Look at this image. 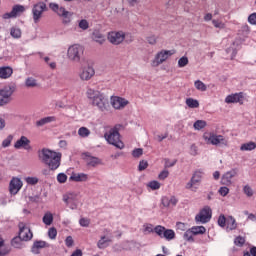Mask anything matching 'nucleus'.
I'll return each mask as SVG.
<instances>
[{"label":"nucleus","instance_id":"f257e3e1","mask_svg":"<svg viewBox=\"0 0 256 256\" xmlns=\"http://www.w3.org/2000/svg\"><path fill=\"white\" fill-rule=\"evenodd\" d=\"M61 157L62 154L60 152H55L47 148H43L39 152V159L44 165H47L51 171H56V169L61 167Z\"/></svg>","mask_w":256,"mask_h":256},{"label":"nucleus","instance_id":"f03ea898","mask_svg":"<svg viewBox=\"0 0 256 256\" xmlns=\"http://www.w3.org/2000/svg\"><path fill=\"white\" fill-rule=\"evenodd\" d=\"M86 96L92 107H96L98 111H107V98L105 97V94L101 93V91L88 88Z\"/></svg>","mask_w":256,"mask_h":256},{"label":"nucleus","instance_id":"7ed1b4c3","mask_svg":"<svg viewBox=\"0 0 256 256\" xmlns=\"http://www.w3.org/2000/svg\"><path fill=\"white\" fill-rule=\"evenodd\" d=\"M49 8L51 11H53V13H56L60 19H62L63 25H69V23H71L73 20V12L65 9V7L60 6L55 2H51L49 4Z\"/></svg>","mask_w":256,"mask_h":256},{"label":"nucleus","instance_id":"20e7f679","mask_svg":"<svg viewBox=\"0 0 256 256\" xmlns=\"http://www.w3.org/2000/svg\"><path fill=\"white\" fill-rule=\"evenodd\" d=\"M104 137L109 145H113L117 149H125V144L121 141V135L117 127L110 129L108 133L104 134Z\"/></svg>","mask_w":256,"mask_h":256},{"label":"nucleus","instance_id":"39448f33","mask_svg":"<svg viewBox=\"0 0 256 256\" xmlns=\"http://www.w3.org/2000/svg\"><path fill=\"white\" fill-rule=\"evenodd\" d=\"M15 91H17V85L15 83L8 84L0 89V107H5V105L11 103V97Z\"/></svg>","mask_w":256,"mask_h":256},{"label":"nucleus","instance_id":"423d86ee","mask_svg":"<svg viewBox=\"0 0 256 256\" xmlns=\"http://www.w3.org/2000/svg\"><path fill=\"white\" fill-rule=\"evenodd\" d=\"M203 139L207 145H219L220 147H227L229 145V140H227V138L213 132L204 133Z\"/></svg>","mask_w":256,"mask_h":256},{"label":"nucleus","instance_id":"0eeeda50","mask_svg":"<svg viewBox=\"0 0 256 256\" xmlns=\"http://www.w3.org/2000/svg\"><path fill=\"white\" fill-rule=\"evenodd\" d=\"M48 11L47 3L39 1L32 6V19L35 24L39 23L43 19V14Z\"/></svg>","mask_w":256,"mask_h":256},{"label":"nucleus","instance_id":"6e6552de","mask_svg":"<svg viewBox=\"0 0 256 256\" xmlns=\"http://www.w3.org/2000/svg\"><path fill=\"white\" fill-rule=\"evenodd\" d=\"M82 56L83 46L79 44H73L67 50V58L69 59V61H72V63H79Z\"/></svg>","mask_w":256,"mask_h":256},{"label":"nucleus","instance_id":"1a4fd4ad","mask_svg":"<svg viewBox=\"0 0 256 256\" xmlns=\"http://www.w3.org/2000/svg\"><path fill=\"white\" fill-rule=\"evenodd\" d=\"M172 55H175V51L173 50H161L157 52L151 61V67H159V65H163V63H165V61Z\"/></svg>","mask_w":256,"mask_h":256},{"label":"nucleus","instance_id":"9d476101","mask_svg":"<svg viewBox=\"0 0 256 256\" xmlns=\"http://www.w3.org/2000/svg\"><path fill=\"white\" fill-rule=\"evenodd\" d=\"M204 175L205 172L203 171V169L195 170L192 174L190 181L186 184V189H191L192 191H195V189H197V186L201 185V181Z\"/></svg>","mask_w":256,"mask_h":256},{"label":"nucleus","instance_id":"9b49d317","mask_svg":"<svg viewBox=\"0 0 256 256\" xmlns=\"http://www.w3.org/2000/svg\"><path fill=\"white\" fill-rule=\"evenodd\" d=\"M78 77L80 81H91L95 77V68L89 64L82 65L79 69Z\"/></svg>","mask_w":256,"mask_h":256},{"label":"nucleus","instance_id":"f8f14e48","mask_svg":"<svg viewBox=\"0 0 256 256\" xmlns=\"http://www.w3.org/2000/svg\"><path fill=\"white\" fill-rule=\"evenodd\" d=\"M110 105L116 111H123L127 105H129V100L123 98L121 96H111L110 97Z\"/></svg>","mask_w":256,"mask_h":256},{"label":"nucleus","instance_id":"ddd939ff","mask_svg":"<svg viewBox=\"0 0 256 256\" xmlns=\"http://www.w3.org/2000/svg\"><path fill=\"white\" fill-rule=\"evenodd\" d=\"M213 215V211L211 210V207L205 206L199 214L196 215L195 221L196 223H209L211 221V217Z\"/></svg>","mask_w":256,"mask_h":256},{"label":"nucleus","instance_id":"4468645a","mask_svg":"<svg viewBox=\"0 0 256 256\" xmlns=\"http://www.w3.org/2000/svg\"><path fill=\"white\" fill-rule=\"evenodd\" d=\"M19 227V236L22 241H31L33 239V232H31V228L27 227V225L23 222L18 224Z\"/></svg>","mask_w":256,"mask_h":256},{"label":"nucleus","instance_id":"2eb2a0df","mask_svg":"<svg viewBox=\"0 0 256 256\" xmlns=\"http://www.w3.org/2000/svg\"><path fill=\"white\" fill-rule=\"evenodd\" d=\"M25 13V6L23 5H14L11 12H7L3 14V19H17V17H21Z\"/></svg>","mask_w":256,"mask_h":256},{"label":"nucleus","instance_id":"dca6fc26","mask_svg":"<svg viewBox=\"0 0 256 256\" xmlns=\"http://www.w3.org/2000/svg\"><path fill=\"white\" fill-rule=\"evenodd\" d=\"M63 201L66 203L67 207L72 210L77 209L79 207V198L75 193H68L63 196Z\"/></svg>","mask_w":256,"mask_h":256},{"label":"nucleus","instance_id":"f3484780","mask_svg":"<svg viewBox=\"0 0 256 256\" xmlns=\"http://www.w3.org/2000/svg\"><path fill=\"white\" fill-rule=\"evenodd\" d=\"M108 41L112 45H121L125 41V32H110L108 33Z\"/></svg>","mask_w":256,"mask_h":256},{"label":"nucleus","instance_id":"a211bd4d","mask_svg":"<svg viewBox=\"0 0 256 256\" xmlns=\"http://www.w3.org/2000/svg\"><path fill=\"white\" fill-rule=\"evenodd\" d=\"M23 187V181L21 178L14 177L11 179L9 184V192L11 195H17L21 188Z\"/></svg>","mask_w":256,"mask_h":256},{"label":"nucleus","instance_id":"6ab92c4d","mask_svg":"<svg viewBox=\"0 0 256 256\" xmlns=\"http://www.w3.org/2000/svg\"><path fill=\"white\" fill-rule=\"evenodd\" d=\"M14 149H24L25 151H31V140L27 136H21L14 144Z\"/></svg>","mask_w":256,"mask_h":256},{"label":"nucleus","instance_id":"aec40b11","mask_svg":"<svg viewBox=\"0 0 256 256\" xmlns=\"http://www.w3.org/2000/svg\"><path fill=\"white\" fill-rule=\"evenodd\" d=\"M234 177H237V169H231V170L225 172L222 175L221 184L226 185L227 187H229V185H233Z\"/></svg>","mask_w":256,"mask_h":256},{"label":"nucleus","instance_id":"412c9836","mask_svg":"<svg viewBox=\"0 0 256 256\" xmlns=\"http://www.w3.org/2000/svg\"><path fill=\"white\" fill-rule=\"evenodd\" d=\"M84 161H86L89 167H97V165H101V159L98 157L92 156L91 153L86 152L83 154Z\"/></svg>","mask_w":256,"mask_h":256},{"label":"nucleus","instance_id":"4be33fe9","mask_svg":"<svg viewBox=\"0 0 256 256\" xmlns=\"http://www.w3.org/2000/svg\"><path fill=\"white\" fill-rule=\"evenodd\" d=\"M179 203V200L175 196H164L161 198V205L165 208L175 207Z\"/></svg>","mask_w":256,"mask_h":256},{"label":"nucleus","instance_id":"5701e85b","mask_svg":"<svg viewBox=\"0 0 256 256\" xmlns=\"http://www.w3.org/2000/svg\"><path fill=\"white\" fill-rule=\"evenodd\" d=\"M69 180L75 181L76 183H83L89 181V175L86 173H72Z\"/></svg>","mask_w":256,"mask_h":256},{"label":"nucleus","instance_id":"b1692460","mask_svg":"<svg viewBox=\"0 0 256 256\" xmlns=\"http://www.w3.org/2000/svg\"><path fill=\"white\" fill-rule=\"evenodd\" d=\"M225 103H243V93H235L225 98Z\"/></svg>","mask_w":256,"mask_h":256},{"label":"nucleus","instance_id":"393cba45","mask_svg":"<svg viewBox=\"0 0 256 256\" xmlns=\"http://www.w3.org/2000/svg\"><path fill=\"white\" fill-rule=\"evenodd\" d=\"M47 247V242L43 240L35 241L32 245L31 251L34 255H39L40 249H45Z\"/></svg>","mask_w":256,"mask_h":256},{"label":"nucleus","instance_id":"a878e982","mask_svg":"<svg viewBox=\"0 0 256 256\" xmlns=\"http://www.w3.org/2000/svg\"><path fill=\"white\" fill-rule=\"evenodd\" d=\"M13 75V68L10 66L0 67V79H9Z\"/></svg>","mask_w":256,"mask_h":256},{"label":"nucleus","instance_id":"bb28decb","mask_svg":"<svg viewBox=\"0 0 256 256\" xmlns=\"http://www.w3.org/2000/svg\"><path fill=\"white\" fill-rule=\"evenodd\" d=\"M226 229L227 231H235V229H237V221L235 220V217H227Z\"/></svg>","mask_w":256,"mask_h":256},{"label":"nucleus","instance_id":"cd10ccee","mask_svg":"<svg viewBox=\"0 0 256 256\" xmlns=\"http://www.w3.org/2000/svg\"><path fill=\"white\" fill-rule=\"evenodd\" d=\"M55 121H57V118H55V116H47L36 121V126L43 127V125H47V123H53Z\"/></svg>","mask_w":256,"mask_h":256},{"label":"nucleus","instance_id":"c85d7f7f","mask_svg":"<svg viewBox=\"0 0 256 256\" xmlns=\"http://www.w3.org/2000/svg\"><path fill=\"white\" fill-rule=\"evenodd\" d=\"M23 241L24 240L20 236H16L12 239L11 245L14 249H23L25 247Z\"/></svg>","mask_w":256,"mask_h":256},{"label":"nucleus","instance_id":"c756f323","mask_svg":"<svg viewBox=\"0 0 256 256\" xmlns=\"http://www.w3.org/2000/svg\"><path fill=\"white\" fill-rule=\"evenodd\" d=\"M92 39L96 43H99V45H103L105 43V35L97 30L92 33Z\"/></svg>","mask_w":256,"mask_h":256},{"label":"nucleus","instance_id":"7c9ffc66","mask_svg":"<svg viewBox=\"0 0 256 256\" xmlns=\"http://www.w3.org/2000/svg\"><path fill=\"white\" fill-rule=\"evenodd\" d=\"M11 253V248L5 244V240H0V256L9 255Z\"/></svg>","mask_w":256,"mask_h":256},{"label":"nucleus","instance_id":"2f4dec72","mask_svg":"<svg viewBox=\"0 0 256 256\" xmlns=\"http://www.w3.org/2000/svg\"><path fill=\"white\" fill-rule=\"evenodd\" d=\"M25 87H27L28 89H33L35 87H39V82H37V79H35L33 77H28L25 80Z\"/></svg>","mask_w":256,"mask_h":256},{"label":"nucleus","instance_id":"473e14b6","mask_svg":"<svg viewBox=\"0 0 256 256\" xmlns=\"http://www.w3.org/2000/svg\"><path fill=\"white\" fill-rule=\"evenodd\" d=\"M256 143L255 142H247L240 146V151H255Z\"/></svg>","mask_w":256,"mask_h":256},{"label":"nucleus","instance_id":"72a5a7b5","mask_svg":"<svg viewBox=\"0 0 256 256\" xmlns=\"http://www.w3.org/2000/svg\"><path fill=\"white\" fill-rule=\"evenodd\" d=\"M110 241H111L110 238L102 236L97 243L98 249H105L106 247H108V245H109L108 243H110Z\"/></svg>","mask_w":256,"mask_h":256},{"label":"nucleus","instance_id":"f704fd0d","mask_svg":"<svg viewBox=\"0 0 256 256\" xmlns=\"http://www.w3.org/2000/svg\"><path fill=\"white\" fill-rule=\"evenodd\" d=\"M10 35L11 37H13V39H21V35H22L21 28L12 27L10 29Z\"/></svg>","mask_w":256,"mask_h":256},{"label":"nucleus","instance_id":"c9c22d12","mask_svg":"<svg viewBox=\"0 0 256 256\" xmlns=\"http://www.w3.org/2000/svg\"><path fill=\"white\" fill-rule=\"evenodd\" d=\"M44 225H52L53 224V214L51 212H46L42 218Z\"/></svg>","mask_w":256,"mask_h":256},{"label":"nucleus","instance_id":"e433bc0d","mask_svg":"<svg viewBox=\"0 0 256 256\" xmlns=\"http://www.w3.org/2000/svg\"><path fill=\"white\" fill-rule=\"evenodd\" d=\"M186 105L190 109H197V108H199V101L196 99H193V98H187Z\"/></svg>","mask_w":256,"mask_h":256},{"label":"nucleus","instance_id":"4c0bfd02","mask_svg":"<svg viewBox=\"0 0 256 256\" xmlns=\"http://www.w3.org/2000/svg\"><path fill=\"white\" fill-rule=\"evenodd\" d=\"M194 235H203L206 233L207 229L204 226H193L190 228Z\"/></svg>","mask_w":256,"mask_h":256},{"label":"nucleus","instance_id":"58836bf2","mask_svg":"<svg viewBox=\"0 0 256 256\" xmlns=\"http://www.w3.org/2000/svg\"><path fill=\"white\" fill-rule=\"evenodd\" d=\"M162 239H166L167 241H173V239H175V231L171 229H166L164 231V235L162 236Z\"/></svg>","mask_w":256,"mask_h":256},{"label":"nucleus","instance_id":"ea45409f","mask_svg":"<svg viewBox=\"0 0 256 256\" xmlns=\"http://www.w3.org/2000/svg\"><path fill=\"white\" fill-rule=\"evenodd\" d=\"M78 135L79 137H82L83 139H87L89 135H91V130H89L87 127H80L78 129Z\"/></svg>","mask_w":256,"mask_h":256},{"label":"nucleus","instance_id":"a19ab883","mask_svg":"<svg viewBox=\"0 0 256 256\" xmlns=\"http://www.w3.org/2000/svg\"><path fill=\"white\" fill-rule=\"evenodd\" d=\"M193 127L196 131H201V129H205L207 127V122L205 120H197Z\"/></svg>","mask_w":256,"mask_h":256},{"label":"nucleus","instance_id":"79ce46f5","mask_svg":"<svg viewBox=\"0 0 256 256\" xmlns=\"http://www.w3.org/2000/svg\"><path fill=\"white\" fill-rule=\"evenodd\" d=\"M194 87L198 90V91H207V85H205V83H203V81L201 80H196L194 82Z\"/></svg>","mask_w":256,"mask_h":256},{"label":"nucleus","instance_id":"37998d69","mask_svg":"<svg viewBox=\"0 0 256 256\" xmlns=\"http://www.w3.org/2000/svg\"><path fill=\"white\" fill-rule=\"evenodd\" d=\"M147 187L152 189V191H157V189H161V183H159V181L153 180L147 184Z\"/></svg>","mask_w":256,"mask_h":256},{"label":"nucleus","instance_id":"c03bdc74","mask_svg":"<svg viewBox=\"0 0 256 256\" xmlns=\"http://www.w3.org/2000/svg\"><path fill=\"white\" fill-rule=\"evenodd\" d=\"M167 228H165L164 226L158 225L154 228V233H156V235H158V237H163L165 231Z\"/></svg>","mask_w":256,"mask_h":256},{"label":"nucleus","instance_id":"a18cd8bd","mask_svg":"<svg viewBox=\"0 0 256 256\" xmlns=\"http://www.w3.org/2000/svg\"><path fill=\"white\" fill-rule=\"evenodd\" d=\"M226 53H230V59H235V57L237 56V49H235V43H233L231 47L226 49Z\"/></svg>","mask_w":256,"mask_h":256},{"label":"nucleus","instance_id":"49530a36","mask_svg":"<svg viewBox=\"0 0 256 256\" xmlns=\"http://www.w3.org/2000/svg\"><path fill=\"white\" fill-rule=\"evenodd\" d=\"M193 235H195V234H193V231L191 230V228L188 229V230H186V232H185L184 235H183L184 240H185V241H189V242L192 243V242L194 241Z\"/></svg>","mask_w":256,"mask_h":256},{"label":"nucleus","instance_id":"de8ad7c7","mask_svg":"<svg viewBox=\"0 0 256 256\" xmlns=\"http://www.w3.org/2000/svg\"><path fill=\"white\" fill-rule=\"evenodd\" d=\"M189 65V58L187 56H183L178 60V67L183 68Z\"/></svg>","mask_w":256,"mask_h":256},{"label":"nucleus","instance_id":"09e8293b","mask_svg":"<svg viewBox=\"0 0 256 256\" xmlns=\"http://www.w3.org/2000/svg\"><path fill=\"white\" fill-rule=\"evenodd\" d=\"M234 245H236V247H243V245H245V238L243 236L236 237Z\"/></svg>","mask_w":256,"mask_h":256},{"label":"nucleus","instance_id":"8fccbe9b","mask_svg":"<svg viewBox=\"0 0 256 256\" xmlns=\"http://www.w3.org/2000/svg\"><path fill=\"white\" fill-rule=\"evenodd\" d=\"M78 27L82 29V31H87V29H89V22L85 19H82L79 21Z\"/></svg>","mask_w":256,"mask_h":256},{"label":"nucleus","instance_id":"3c124183","mask_svg":"<svg viewBox=\"0 0 256 256\" xmlns=\"http://www.w3.org/2000/svg\"><path fill=\"white\" fill-rule=\"evenodd\" d=\"M218 225H219V227H226L227 226V217H225V215L221 214L218 217Z\"/></svg>","mask_w":256,"mask_h":256},{"label":"nucleus","instance_id":"603ef678","mask_svg":"<svg viewBox=\"0 0 256 256\" xmlns=\"http://www.w3.org/2000/svg\"><path fill=\"white\" fill-rule=\"evenodd\" d=\"M25 181L28 185H37L39 183V178H37V177H26Z\"/></svg>","mask_w":256,"mask_h":256},{"label":"nucleus","instance_id":"864d4df0","mask_svg":"<svg viewBox=\"0 0 256 256\" xmlns=\"http://www.w3.org/2000/svg\"><path fill=\"white\" fill-rule=\"evenodd\" d=\"M212 24L216 29H225V23H223V21L214 19L212 20Z\"/></svg>","mask_w":256,"mask_h":256},{"label":"nucleus","instance_id":"5fc2aeb1","mask_svg":"<svg viewBox=\"0 0 256 256\" xmlns=\"http://www.w3.org/2000/svg\"><path fill=\"white\" fill-rule=\"evenodd\" d=\"M143 155V149L142 148H135L133 151H132V156L135 158V159H139V157H141Z\"/></svg>","mask_w":256,"mask_h":256},{"label":"nucleus","instance_id":"6e6d98bb","mask_svg":"<svg viewBox=\"0 0 256 256\" xmlns=\"http://www.w3.org/2000/svg\"><path fill=\"white\" fill-rule=\"evenodd\" d=\"M48 237H49V239L57 238V229L55 227H52L48 230Z\"/></svg>","mask_w":256,"mask_h":256},{"label":"nucleus","instance_id":"4d7b16f0","mask_svg":"<svg viewBox=\"0 0 256 256\" xmlns=\"http://www.w3.org/2000/svg\"><path fill=\"white\" fill-rule=\"evenodd\" d=\"M147 167H149V163L147 162V160H142L139 162L138 171H145Z\"/></svg>","mask_w":256,"mask_h":256},{"label":"nucleus","instance_id":"13d9d810","mask_svg":"<svg viewBox=\"0 0 256 256\" xmlns=\"http://www.w3.org/2000/svg\"><path fill=\"white\" fill-rule=\"evenodd\" d=\"M57 181L58 183H67V176L65 173H59L57 175Z\"/></svg>","mask_w":256,"mask_h":256},{"label":"nucleus","instance_id":"bf43d9fd","mask_svg":"<svg viewBox=\"0 0 256 256\" xmlns=\"http://www.w3.org/2000/svg\"><path fill=\"white\" fill-rule=\"evenodd\" d=\"M146 39L149 45H157V39H158L157 36L151 35V36H148Z\"/></svg>","mask_w":256,"mask_h":256},{"label":"nucleus","instance_id":"052dcab7","mask_svg":"<svg viewBox=\"0 0 256 256\" xmlns=\"http://www.w3.org/2000/svg\"><path fill=\"white\" fill-rule=\"evenodd\" d=\"M11 141H13V136L9 135L6 139L3 140L2 147H9V145H11Z\"/></svg>","mask_w":256,"mask_h":256},{"label":"nucleus","instance_id":"680f3d73","mask_svg":"<svg viewBox=\"0 0 256 256\" xmlns=\"http://www.w3.org/2000/svg\"><path fill=\"white\" fill-rule=\"evenodd\" d=\"M44 61L45 63H47V65H49L50 69H55L57 67V63L55 62H51V58L49 57H44Z\"/></svg>","mask_w":256,"mask_h":256},{"label":"nucleus","instance_id":"e2e57ef3","mask_svg":"<svg viewBox=\"0 0 256 256\" xmlns=\"http://www.w3.org/2000/svg\"><path fill=\"white\" fill-rule=\"evenodd\" d=\"M243 191L247 197H253V189L249 185L244 186Z\"/></svg>","mask_w":256,"mask_h":256},{"label":"nucleus","instance_id":"0e129e2a","mask_svg":"<svg viewBox=\"0 0 256 256\" xmlns=\"http://www.w3.org/2000/svg\"><path fill=\"white\" fill-rule=\"evenodd\" d=\"M219 193L222 197H227V195H229V188L226 186L220 187Z\"/></svg>","mask_w":256,"mask_h":256},{"label":"nucleus","instance_id":"69168bd1","mask_svg":"<svg viewBox=\"0 0 256 256\" xmlns=\"http://www.w3.org/2000/svg\"><path fill=\"white\" fill-rule=\"evenodd\" d=\"M167 137H169L168 133H164V134H158L155 136L156 141H158L159 143H161V141H163L164 139H167Z\"/></svg>","mask_w":256,"mask_h":256},{"label":"nucleus","instance_id":"338daca9","mask_svg":"<svg viewBox=\"0 0 256 256\" xmlns=\"http://www.w3.org/2000/svg\"><path fill=\"white\" fill-rule=\"evenodd\" d=\"M91 221H89V219L87 218H81L79 221V224L81 225V227H89Z\"/></svg>","mask_w":256,"mask_h":256},{"label":"nucleus","instance_id":"774afa93","mask_svg":"<svg viewBox=\"0 0 256 256\" xmlns=\"http://www.w3.org/2000/svg\"><path fill=\"white\" fill-rule=\"evenodd\" d=\"M248 23H250V25H256V13H252L249 15Z\"/></svg>","mask_w":256,"mask_h":256}]
</instances>
